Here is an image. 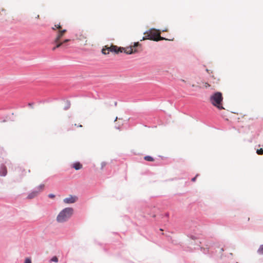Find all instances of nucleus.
Segmentation results:
<instances>
[{"label":"nucleus","mask_w":263,"mask_h":263,"mask_svg":"<svg viewBox=\"0 0 263 263\" xmlns=\"http://www.w3.org/2000/svg\"><path fill=\"white\" fill-rule=\"evenodd\" d=\"M54 43L55 44V46L52 48V50L53 51H54L57 48L60 47L63 44V42H62V41H54Z\"/></svg>","instance_id":"nucleus-11"},{"label":"nucleus","mask_w":263,"mask_h":263,"mask_svg":"<svg viewBox=\"0 0 263 263\" xmlns=\"http://www.w3.org/2000/svg\"><path fill=\"white\" fill-rule=\"evenodd\" d=\"M144 37L143 40L148 39L155 41L165 40V38L160 36V32L156 29H151L148 31L144 33Z\"/></svg>","instance_id":"nucleus-3"},{"label":"nucleus","mask_w":263,"mask_h":263,"mask_svg":"<svg viewBox=\"0 0 263 263\" xmlns=\"http://www.w3.org/2000/svg\"><path fill=\"white\" fill-rule=\"evenodd\" d=\"M44 184H41L38 186L36 190L29 193L27 196V198L31 199L37 196L39 193L42 192L44 189Z\"/></svg>","instance_id":"nucleus-5"},{"label":"nucleus","mask_w":263,"mask_h":263,"mask_svg":"<svg viewBox=\"0 0 263 263\" xmlns=\"http://www.w3.org/2000/svg\"><path fill=\"white\" fill-rule=\"evenodd\" d=\"M73 167L76 170H79L82 167V165L79 162H77L73 164Z\"/></svg>","instance_id":"nucleus-12"},{"label":"nucleus","mask_w":263,"mask_h":263,"mask_svg":"<svg viewBox=\"0 0 263 263\" xmlns=\"http://www.w3.org/2000/svg\"><path fill=\"white\" fill-rule=\"evenodd\" d=\"M55 28L58 29V30H63L62 28V26L60 24L55 25L54 27L52 28V29L55 30Z\"/></svg>","instance_id":"nucleus-14"},{"label":"nucleus","mask_w":263,"mask_h":263,"mask_svg":"<svg viewBox=\"0 0 263 263\" xmlns=\"http://www.w3.org/2000/svg\"><path fill=\"white\" fill-rule=\"evenodd\" d=\"M7 14L6 11L4 9H2V12H0V15L6 16Z\"/></svg>","instance_id":"nucleus-16"},{"label":"nucleus","mask_w":263,"mask_h":263,"mask_svg":"<svg viewBox=\"0 0 263 263\" xmlns=\"http://www.w3.org/2000/svg\"><path fill=\"white\" fill-rule=\"evenodd\" d=\"M30 173V169L28 168H21L20 176L21 178L28 177Z\"/></svg>","instance_id":"nucleus-7"},{"label":"nucleus","mask_w":263,"mask_h":263,"mask_svg":"<svg viewBox=\"0 0 263 263\" xmlns=\"http://www.w3.org/2000/svg\"><path fill=\"white\" fill-rule=\"evenodd\" d=\"M258 253L260 254H263V245L260 246L258 250Z\"/></svg>","instance_id":"nucleus-15"},{"label":"nucleus","mask_w":263,"mask_h":263,"mask_svg":"<svg viewBox=\"0 0 263 263\" xmlns=\"http://www.w3.org/2000/svg\"><path fill=\"white\" fill-rule=\"evenodd\" d=\"M210 100L212 104L219 109H224L222 106L223 97L221 92L214 93L210 97Z\"/></svg>","instance_id":"nucleus-2"},{"label":"nucleus","mask_w":263,"mask_h":263,"mask_svg":"<svg viewBox=\"0 0 263 263\" xmlns=\"http://www.w3.org/2000/svg\"><path fill=\"white\" fill-rule=\"evenodd\" d=\"M77 36L78 40L84 41L85 42V44H87V36L85 33H84L83 32H80L77 34Z\"/></svg>","instance_id":"nucleus-9"},{"label":"nucleus","mask_w":263,"mask_h":263,"mask_svg":"<svg viewBox=\"0 0 263 263\" xmlns=\"http://www.w3.org/2000/svg\"><path fill=\"white\" fill-rule=\"evenodd\" d=\"M204 87H205V88H207V87H210V84H209L208 83H204Z\"/></svg>","instance_id":"nucleus-22"},{"label":"nucleus","mask_w":263,"mask_h":263,"mask_svg":"<svg viewBox=\"0 0 263 263\" xmlns=\"http://www.w3.org/2000/svg\"><path fill=\"white\" fill-rule=\"evenodd\" d=\"M36 18H40V15H37L36 17Z\"/></svg>","instance_id":"nucleus-25"},{"label":"nucleus","mask_w":263,"mask_h":263,"mask_svg":"<svg viewBox=\"0 0 263 263\" xmlns=\"http://www.w3.org/2000/svg\"><path fill=\"white\" fill-rule=\"evenodd\" d=\"M140 46L139 42H136L134 44V45H130L129 47H119L116 45H111L110 46L108 45L105 46L102 50V52L104 54H109L110 52L116 54L121 52H125L126 54H130L135 53L139 51L137 48Z\"/></svg>","instance_id":"nucleus-1"},{"label":"nucleus","mask_w":263,"mask_h":263,"mask_svg":"<svg viewBox=\"0 0 263 263\" xmlns=\"http://www.w3.org/2000/svg\"><path fill=\"white\" fill-rule=\"evenodd\" d=\"M256 153L258 155H263V149L260 148L259 149H257L256 151Z\"/></svg>","instance_id":"nucleus-18"},{"label":"nucleus","mask_w":263,"mask_h":263,"mask_svg":"<svg viewBox=\"0 0 263 263\" xmlns=\"http://www.w3.org/2000/svg\"><path fill=\"white\" fill-rule=\"evenodd\" d=\"M73 209L71 208H66L63 209L58 215L57 220L59 222H63L67 220L72 215Z\"/></svg>","instance_id":"nucleus-4"},{"label":"nucleus","mask_w":263,"mask_h":263,"mask_svg":"<svg viewBox=\"0 0 263 263\" xmlns=\"http://www.w3.org/2000/svg\"><path fill=\"white\" fill-rule=\"evenodd\" d=\"M77 200V197L76 196L70 195L68 197L65 198L63 201L65 203L69 204L74 203Z\"/></svg>","instance_id":"nucleus-8"},{"label":"nucleus","mask_w":263,"mask_h":263,"mask_svg":"<svg viewBox=\"0 0 263 263\" xmlns=\"http://www.w3.org/2000/svg\"><path fill=\"white\" fill-rule=\"evenodd\" d=\"M70 41V40H69V39H66V40H64L63 41H62V42H63V44H64L65 43H67V42Z\"/></svg>","instance_id":"nucleus-20"},{"label":"nucleus","mask_w":263,"mask_h":263,"mask_svg":"<svg viewBox=\"0 0 263 263\" xmlns=\"http://www.w3.org/2000/svg\"><path fill=\"white\" fill-rule=\"evenodd\" d=\"M50 261H53L55 262H58V258L57 256H53L50 260Z\"/></svg>","instance_id":"nucleus-17"},{"label":"nucleus","mask_w":263,"mask_h":263,"mask_svg":"<svg viewBox=\"0 0 263 263\" xmlns=\"http://www.w3.org/2000/svg\"><path fill=\"white\" fill-rule=\"evenodd\" d=\"M144 159L145 160L147 161H150V162H153L154 161V159L150 156H145L144 157Z\"/></svg>","instance_id":"nucleus-13"},{"label":"nucleus","mask_w":263,"mask_h":263,"mask_svg":"<svg viewBox=\"0 0 263 263\" xmlns=\"http://www.w3.org/2000/svg\"><path fill=\"white\" fill-rule=\"evenodd\" d=\"M25 263H32L31 260L30 258H26L25 261Z\"/></svg>","instance_id":"nucleus-19"},{"label":"nucleus","mask_w":263,"mask_h":263,"mask_svg":"<svg viewBox=\"0 0 263 263\" xmlns=\"http://www.w3.org/2000/svg\"><path fill=\"white\" fill-rule=\"evenodd\" d=\"M7 173L6 167L4 165H2L0 167V175L5 176Z\"/></svg>","instance_id":"nucleus-10"},{"label":"nucleus","mask_w":263,"mask_h":263,"mask_svg":"<svg viewBox=\"0 0 263 263\" xmlns=\"http://www.w3.org/2000/svg\"><path fill=\"white\" fill-rule=\"evenodd\" d=\"M117 129H120V126H116V127Z\"/></svg>","instance_id":"nucleus-26"},{"label":"nucleus","mask_w":263,"mask_h":263,"mask_svg":"<svg viewBox=\"0 0 263 263\" xmlns=\"http://www.w3.org/2000/svg\"><path fill=\"white\" fill-rule=\"evenodd\" d=\"M48 197L51 198H53L55 197V196L53 194H50L48 195Z\"/></svg>","instance_id":"nucleus-21"},{"label":"nucleus","mask_w":263,"mask_h":263,"mask_svg":"<svg viewBox=\"0 0 263 263\" xmlns=\"http://www.w3.org/2000/svg\"><path fill=\"white\" fill-rule=\"evenodd\" d=\"M105 165H106V163L105 162H102L101 163L102 168H103V167H104Z\"/></svg>","instance_id":"nucleus-23"},{"label":"nucleus","mask_w":263,"mask_h":263,"mask_svg":"<svg viewBox=\"0 0 263 263\" xmlns=\"http://www.w3.org/2000/svg\"><path fill=\"white\" fill-rule=\"evenodd\" d=\"M197 176H198V175H196L195 177H194L193 178H192V181H193V182L195 181L196 179V177H197Z\"/></svg>","instance_id":"nucleus-24"},{"label":"nucleus","mask_w":263,"mask_h":263,"mask_svg":"<svg viewBox=\"0 0 263 263\" xmlns=\"http://www.w3.org/2000/svg\"><path fill=\"white\" fill-rule=\"evenodd\" d=\"M66 32V29L58 30L57 31V36L54 39V42L61 41V39L64 36Z\"/></svg>","instance_id":"nucleus-6"}]
</instances>
